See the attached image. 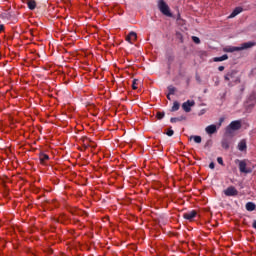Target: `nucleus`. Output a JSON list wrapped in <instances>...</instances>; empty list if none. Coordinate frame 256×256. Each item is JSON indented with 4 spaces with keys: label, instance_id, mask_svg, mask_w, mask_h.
<instances>
[{
    "label": "nucleus",
    "instance_id": "15",
    "mask_svg": "<svg viewBox=\"0 0 256 256\" xmlns=\"http://www.w3.org/2000/svg\"><path fill=\"white\" fill-rule=\"evenodd\" d=\"M239 13H243V8L242 7H236L233 12L230 14V18L233 19V17H237Z\"/></svg>",
    "mask_w": 256,
    "mask_h": 256
},
{
    "label": "nucleus",
    "instance_id": "25",
    "mask_svg": "<svg viewBox=\"0 0 256 256\" xmlns=\"http://www.w3.org/2000/svg\"><path fill=\"white\" fill-rule=\"evenodd\" d=\"M192 41L193 43H196V45H199V43H201V39H199V37L197 36H192Z\"/></svg>",
    "mask_w": 256,
    "mask_h": 256
},
{
    "label": "nucleus",
    "instance_id": "3",
    "mask_svg": "<svg viewBox=\"0 0 256 256\" xmlns=\"http://www.w3.org/2000/svg\"><path fill=\"white\" fill-rule=\"evenodd\" d=\"M231 143H233L232 138L225 135L221 140V147L224 148L225 151H229V147H231Z\"/></svg>",
    "mask_w": 256,
    "mask_h": 256
},
{
    "label": "nucleus",
    "instance_id": "12",
    "mask_svg": "<svg viewBox=\"0 0 256 256\" xmlns=\"http://www.w3.org/2000/svg\"><path fill=\"white\" fill-rule=\"evenodd\" d=\"M126 41H128V43H133V41H137V33L130 32L126 37Z\"/></svg>",
    "mask_w": 256,
    "mask_h": 256
},
{
    "label": "nucleus",
    "instance_id": "19",
    "mask_svg": "<svg viewBox=\"0 0 256 256\" xmlns=\"http://www.w3.org/2000/svg\"><path fill=\"white\" fill-rule=\"evenodd\" d=\"M187 119L186 116L174 117L170 119V122L177 123L179 121H185Z\"/></svg>",
    "mask_w": 256,
    "mask_h": 256
},
{
    "label": "nucleus",
    "instance_id": "35",
    "mask_svg": "<svg viewBox=\"0 0 256 256\" xmlns=\"http://www.w3.org/2000/svg\"><path fill=\"white\" fill-rule=\"evenodd\" d=\"M252 226H253L254 229H256V220L253 221Z\"/></svg>",
    "mask_w": 256,
    "mask_h": 256
},
{
    "label": "nucleus",
    "instance_id": "31",
    "mask_svg": "<svg viewBox=\"0 0 256 256\" xmlns=\"http://www.w3.org/2000/svg\"><path fill=\"white\" fill-rule=\"evenodd\" d=\"M223 121H225V118H220L219 123H218V129L223 125Z\"/></svg>",
    "mask_w": 256,
    "mask_h": 256
},
{
    "label": "nucleus",
    "instance_id": "20",
    "mask_svg": "<svg viewBox=\"0 0 256 256\" xmlns=\"http://www.w3.org/2000/svg\"><path fill=\"white\" fill-rule=\"evenodd\" d=\"M247 102L248 103H256V93L255 92H252L248 99H247Z\"/></svg>",
    "mask_w": 256,
    "mask_h": 256
},
{
    "label": "nucleus",
    "instance_id": "1",
    "mask_svg": "<svg viewBox=\"0 0 256 256\" xmlns=\"http://www.w3.org/2000/svg\"><path fill=\"white\" fill-rule=\"evenodd\" d=\"M158 9L162 15H165V17H173L171 8L169 7V4L165 2V0H158Z\"/></svg>",
    "mask_w": 256,
    "mask_h": 256
},
{
    "label": "nucleus",
    "instance_id": "38",
    "mask_svg": "<svg viewBox=\"0 0 256 256\" xmlns=\"http://www.w3.org/2000/svg\"><path fill=\"white\" fill-rule=\"evenodd\" d=\"M87 215V212H84Z\"/></svg>",
    "mask_w": 256,
    "mask_h": 256
},
{
    "label": "nucleus",
    "instance_id": "7",
    "mask_svg": "<svg viewBox=\"0 0 256 256\" xmlns=\"http://www.w3.org/2000/svg\"><path fill=\"white\" fill-rule=\"evenodd\" d=\"M184 219L187 221H193L195 217H197V210H191L190 212H186L183 214Z\"/></svg>",
    "mask_w": 256,
    "mask_h": 256
},
{
    "label": "nucleus",
    "instance_id": "18",
    "mask_svg": "<svg viewBox=\"0 0 256 256\" xmlns=\"http://www.w3.org/2000/svg\"><path fill=\"white\" fill-rule=\"evenodd\" d=\"M245 207H246V210L248 211H255L256 209V205L253 202L246 203Z\"/></svg>",
    "mask_w": 256,
    "mask_h": 256
},
{
    "label": "nucleus",
    "instance_id": "30",
    "mask_svg": "<svg viewBox=\"0 0 256 256\" xmlns=\"http://www.w3.org/2000/svg\"><path fill=\"white\" fill-rule=\"evenodd\" d=\"M132 89H133L134 91H136V89H137V79H134V80H133Z\"/></svg>",
    "mask_w": 256,
    "mask_h": 256
},
{
    "label": "nucleus",
    "instance_id": "29",
    "mask_svg": "<svg viewBox=\"0 0 256 256\" xmlns=\"http://www.w3.org/2000/svg\"><path fill=\"white\" fill-rule=\"evenodd\" d=\"M217 162L219 163V165H222V167L225 166V163L223 162V158L222 157H218L217 158Z\"/></svg>",
    "mask_w": 256,
    "mask_h": 256
},
{
    "label": "nucleus",
    "instance_id": "21",
    "mask_svg": "<svg viewBox=\"0 0 256 256\" xmlns=\"http://www.w3.org/2000/svg\"><path fill=\"white\" fill-rule=\"evenodd\" d=\"M181 107V104H179V102H177V101H175L174 103H173V106H172V109H171V111H179V108Z\"/></svg>",
    "mask_w": 256,
    "mask_h": 256
},
{
    "label": "nucleus",
    "instance_id": "22",
    "mask_svg": "<svg viewBox=\"0 0 256 256\" xmlns=\"http://www.w3.org/2000/svg\"><path fill=\"white\" fill-rule=\"evenodd\" d=\"M175 91H177V88L173 87V86H168V94L169 95H175Z\"/></svg>",
    "mask_w": 256,
    "mask_h": 256
},
{
    "label": "nucleus",
    "instance_id": "36",
    "mask_svg": "<svg viewBox=\"0 0 256 256\" xmlns=\"http://www.w3.org/2000/svg\"><path fill=\"white\" fill-rule=\"evenodd\" d=\"M171 95H172V94H169V93H168V95H167V99H168L169 101H171Z\"/></svg>",
    "mask_w": 256,
    "mask_h": 256
},
{
    "label": "nucleus",
    "instance_id": "10",
    "mask_svg": "<svg viewBox=\"0 0 256 256\" xmlns=\"http://www.w3.org/2000/svg\"><path fill=\"white\" fill-rule=\"evenodd\" d=\"M235 75H237V71L231 70L224 76L225 81H231V79H235Z\"/></svg>",
    "mask_w": 256,
    "mask_h": 256
},
{
    "label": "nucleus",
    "instance_id": "33",
    "mask_svg": "<svg viewBox=\"0 0 256 256\" xmlns=\"http://www.w3.org/2000/svg\"><path fill=\"white\" fill-rule=\"evenodd\" d=\"M209 167H210V169H215V163H214V162H211V163L209 164Z\"/></svg>",
    "mask_w": 256,
    "mask_h": 256
},
{
    "label": "nucleus",
    "instance_id": "32",
    "mask_svg": "<svg viewBox=\"0 0 256 256\" xmlns=\"http://www.w3.org/2000/svg\"><path fill=\"white\" fill-rule=\"evenodd\" d=\"M5 31V26L3 24H0V33H3Z\"/></svg>",
    "mask_w": 256,
    "mask_h": 256
},
{
    "label": "nucleus",
    "instance_id": "8",
    "mask_svg": "<svg viewBox=\"0 0 256 256\" xmlns=\"http://www.w3.org/2000/svg\"><path fill=\"white\" fill-rule=\"evenodd\" d=\"M255 42H245L242 43L240 47H238L239 51H245V49H251V47H255Z\"/></svg>",
    "mask_w": 256,
    "mask_h": 256
},
{
    "label": "nucleus",
    "instance_id": "2",
    "mask_svg": "<svg viewBox=\"0 0 256 256\" xmlns=\"http://www.w3.org/2000/svg\"><path fill=\"white\" fill-rule=\"evenodd\" d=\"M241 129V120L232 121L226 128V135H233V131Z\"/></svg>",
    "mask_w": 256,
    "mask_h": 256
},
{
    "label": "nucleus",
    "instance_id": "23",
    "mask_svg": "<svg viewBox=\"0 0 256 256\" xmlns=\"http://www.w3.org/2000/svg\"><path fill=\"white\" fill-rule=\"evenodd\" d=\"M247 103V105H246V109H247V111H251V109H253V107H255V105H256V103H254V102H246Z\"/></svg>",
    "mask_w": 256,
    "mask_h": 256
},
{
    "label": "nucleus",
    "instance_id": "28",
    "mask_svg": "<svg viewBox=\"0 0 256 256\" xmlns=\"http://www.w3.org/2000/svg\"><path fill=\"white\" fill-rule=\"evenodd\" d=\"M175 134V131H173V129L169 128L166 132V135H168V137H173V135Z\"/></svg>",
    "mask_w": 256,
    "mask_h": 256
},
{
    "label": "nucleus",
    "instance_id": "14",
    "mask_svg": "<svg viewBox=\"0 0 256 256\" xmlns=\"http://www.w3.org/2000/svg\"><path fill=\"white\" fill-rule=\"evenodd\" d=\"M26 4L28 5V9H30V11L37 8V2H35V0H27Z\"/></svg>",
    "mask_w": 256,
    "mask_h": 256
},
{
    "label": "nucleus",
    "instance_id": "6",
    "mask_svg": "<svg viewBox=\"0 0 256 256\" xmlns=\"http://www.w3.org/2000/svg\"><path fill=\"white\" fill-rule=\"evenodd\" d=\"M239 171L240 173H251L253 170L251 168H247V163L242 160L239 162Z\"/></svg>",
    "mask_w": 256,
    "mask_h": 256
},
{
    "label": "nucleus",
    "instance_id": "11",
    "mask_svg": "<svg viewBox=\"0 0 256 256\" xmlns=\"http://www.w3.org/2000/svg\"><path fill=\"white\" fill-rule=\"evenodd\" d=\"M238 150L239 151H247V140L242 139L239 143H238Z\"/></svg>",
    "mask_w": 256,
    "mask_h": 256
},
{
    "label": "nucleus",
    "instance_id": "5",
    "mask_svg": "<svg viewBox=\"0 0 256 256\" xmlns=\"http://www.w3.org/2000/svg\"><path fill=\"white\" fill-rule=\"evenodd\" d=\"M191 107H195V101L188 100L182 104V109L186 113H191Z\"/></svg>",
    "mask_w": 256,
    "mask_h": 256
},
{
    "label": "nucleus",
    "instance_id": "26",
    "mask_svg": "<svg viewBox=\"0 0 256 256\" xmlns=\"http://www.w3.org/2000/svg\"><path fill=\"white\" fill-rule=\"evenodd\" d=\"M156 117L159 120L163 119V117H165V112H157Z\"/></svg>",
    "mask_w": 256,
    "mask_h": 256
},
{
    "label": "nucleus",
    "instance_id": "9",
    "mask_svg": "<svg viewBox=\"0 0 256 256\" xmlns=\"http://www.w3.org/2000/svg\"><path fill=\"white\" fill-rule=\"evenodd\" d=\"M205 131L208 135H214V133H217V125L211 124L205 128Z\"/></svg>",
    "mask_w": 256,
    "mask_h": 256
},
{
    "label": "nucleus",
    "instance_id": "17",
    "mask_svg": "<svg viewBox=\"0 0 256 256\" xmlns=\"http://www.w3.org/2000/svg\"><path fill=\"white\" fill-rule=\"evenodd\" d=\"M40 163L42 165L45 163V161H49V155L45 154L44 152H41L39 155Z\"/></svg>",
    "mask_w": 256,
    "mask_h": 256
},
{
    "label": "nucleus",
    "instance_id": "37",
    "mask_svg": "<svg viewBox=\"0 0 256 256\" xmlns=\"http://www.w3.org/2000/svg\"><path fill=\"white\" fill-rule=\"evenodd\" d=\"M235 83H241V80H239V78H237V79L235 80Z\"/></svg>",
    "mask_w": 256,
    "mask_h": 256
},
{
    "label": "nucleus",
    "instance_id": "24",
    "mask_svg": "<svg viewBox=\"0 0 256 256\" xmlns=\"http://www.w3.org/2000/svg\"><path fill=\"white\" fill-rule=\"evenodd\" d=\"M190 139H193L194 143H201L202 141L201 136H191Z\"/></svg>",
    "mask_w": 256,
    "mask_h": 256
},
{
    "label": "nucleus",
    "instance_id": "34",
    "mask_svg": "<svg viewBox=\"0 0 256 256\" xmlns=\"http://www.w3.org/2000/svg\"><path fill=\"white\" fill-rule=\"evenodd\" d=\"M218 71H225V66H219Z\"/></svg>",
    "mask_w": 256,
    "mask_h": 256
},
{
    "label": "nucleus",
    "instance_id": "13",
    "mask_svg": "<svg viewBox=\"0 0 256 256\" xmlns=\"http://www.w3.org/2000/svg\"><path fill=\"white\" fill-rule=\"evenodd\" d=\"M224 53H235V51H239V47L237 46H227L223 49Z\"/></svg>",
    "mask_w": 256,
    "mask_h": 256
},
{
    "label": "nucleus",
    "instance_id": "27",
    "mask_svg": "<svg viewBox=\"0 0 256 256\" xmlns=\"http://www.w3.org/2000/svg\"><path fill=\"white\" fill-rule=\"evenodd\" d=\"M212 146H213V140L211 139L207 140V142L204 145L205 149H207V147H212Z\"/></svg>",
    "mask_w": 256,
    "mask_h": 256
},
{
    "label": "nucleus",
    "instance_id": "4",
    "mask_svg": "<svg viewBox=\"0 0 256 256\" xmlns=\"http://www.w3.org/2000/svg\"><path fill=\"white\" fill-rule=\"evenodd\" d=\"M224 195H226V197H237V195H239V191L234 186H230L224 190Z\"/></svg>",
    "mask_w": 256,
    "mask_h": 256
},
{
    "label": "nucleus",
    "instance_id": "16",
    "mask_svg": "<svg viewBox=\"0 0 256 256\" xmlns=\"http://www.w3.org/2000/svg\"><path fill=\"white\" fill-rule=\"evenodd\" d=\"M227 59H229V56H228L227 54H224V55H222V56H220V57H214V58H213V61H214L215 63H219V62H221V61H227Z\"/></svg>",
    "mask_w": 256,
    "mask_h": 256
}]
</instances>
